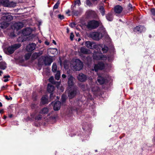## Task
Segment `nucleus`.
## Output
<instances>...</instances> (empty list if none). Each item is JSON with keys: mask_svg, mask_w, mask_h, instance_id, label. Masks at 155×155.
<instances>
[{"mask_svg": "<svg viewBox=\"0 0 155 155\" xmlns=\"http://www.w3.org/2000/svg\"><path fill=\"white\" fill-rule=\"evenodd\" d=\"M102 33L99 32H93L91 34V37L94 40L98 41L101 39L104 35H106L107 33L106 32L105 28L104 27L101 28Z\"/></svg>", "mask_w": 155, "mask_h": 155, "instance_id": "nucleus-1", "label": "nucleus"}, {"mask_svg": "<svg viewBox=\"0 0 155 155\" xmlns=\"http://www.w3.org/2000/svg\"><path fill=\"white\" fill-rule=\"evenodd\" d=\"M21 46L20 43L15 44L8 47L5 50V52L8 54H12L17 49L19 48Z\"/></svg>", "mask_w": 155, "mask_h": 155, "instance_id": "nucleus-2", "label": "nucleus"}, {"mask_svg": "<svg viewBox=\"0 0 155 155\" xmlns=\"http://www.w3.org/2000/svg\"><path fill=\"white\" fill-rule=\"evenodd\" d=\"M71 65L75 71H79L82 68L83 64L81 61L79 59H77L73 62Z\"/></svg>", "mask_w": 155, "mask_h": 155, "instance_id": "nucleus-3", "label": "nucleus"}, {"mask_svg": "<svg viewBox=\"0 0 155 155\" xmlns=\"http://www.w3.org/2000/svg\"><path fill=\"white\" fill-rule=\"evenodd\" d=\"M100 22L94 20L89 21L86 25L87 28L89 29H96L100 24Z\"/></svg>", "mask_w": 155, "mask_h": 155, "instance_id": "nucleus-4", "label": "nucleus"}, {"mask_svg": "<svg viewBox=\"0 0 155 155\" xmlns=\"http://www.w3.org/2000/svg\"><path fill=\"white\" fill-rule=\"evenodd\" d=\"M0 2L4 6L8 7H14L16 3L13 2H10L8 0H0Z\"/></svg>", "mask_w": 155, "mask_h": 155, "instance_id": "nucleus-5", "label": "nucleus"}, {"mask_svg": "<svg viewBox=\"0 0 155 155\" xmlns=\"http://www.w3.org/2000/svg\"><path fill=\"white\" fill-rule=\"evenodd\" d=\"M40 59L43 61L45 65H50L53 62L52 58L48 56H42Z\"/></svg>", "mask_w": 155, "mask_h": 155, "instance_id": "nucleus-6", "label": "nucleus"}, {"mask_svg": "<svg viewBox=\"0 0 155 155\" xmlns=\"http://www.w3.org/2000/svg\"><path fill=\"white\" fill-rule=\"evenodd\" d=\"M77 87H74L71 89L68 93V96L69 99L73 98L77 94Z\"/></svg>", "mask_w": 155, "mask_h": 155, "instance_id": "nucleus-7", "label": "nucleus"}, {"mask_svg": "<svg viewBox=\"0 0 155 155\" xmlns=\"http://www.w3.org/2000/svg\"><path fill=\"white\" fill-rule=\"evenodd\" d=\"M104 68V64L103 63L99 62L94 65L93 70L97 72L99 70H102Z\"/></svg>", "mask_w": 155, "mask_h": 155, "instance_id": "nucleus-8", "label": "nucleus"}, {"mask_svg": "<svg viewBox=\"0 0 155 155\" xmlns=\"http://www.w3.org/2000/svg\"><path fill=\"white\" fill-rule=\"evenodd\" d=\"M85 45L87 48L91 49L96 48L98 46L97 45L93 42H91L88 41L85 42Z\"/></svg>", "mask_w": 155, "mask_h": 155, "instance_id": "nucleus-9", "label": "nucleus"}, {"mask_svg": "<svg viewBox=\"0 0 155 155\" xmlns=\"http://www.w3.org/2000/svg\"><path fill=\"white\" fill-rule=\"evenodd\" d=\"M87 17L88 18H94L96 16L95 12L92 10H88L86 12Z\"/></svg>", "mask_w": 155, "mask_h": 155, "instance_id": "nucleus-10", "label": "nucleus"}, {"mask_svg": "<svg viewBox=\"0 0 155 155\" xmlns=\"http://www.w3.org/2000/svg\"><path fill=\"white\" fill-rule=\"evenodd\" d=\"M32 30L30 28H27L23 29L22 31L23 35L25 36L30 35L32 33Z\"/></svg>", "mask_w": 155, "mask_h": 155, "instance_id": "nucleus-11", "label": "nucleus"}, {"mask_svg": "<svg viewBox=\"0 0 155 155\" xmlns=\"http://www.w3.org/2000/svg\"><path fill=\"white\" fill-rule=\"evenodd\" d=\"M36 45L34 43L29 44L26 47L27 51L28 52H32L36 48Z\"/></svg>", "mask_w": 155, "mask_h": 155, "instance_id": "nucleus-12", "label": "nucleus"}, {"mask_svg": "<svg viewBox=\"0 0 155 155\" xmlns=\"http://www.w3.org/2000/svg\"><path fill=\"white\" fill-rule=\"evenodd\" d=\"M78 80L81 82H84L87 79V76L83 73H80L77 76Z\"/></svg>", "mask_w": 155, "mask_h": 155, "instance_id": "nucleus-13", "label": "nucleus"}, {"mask_svg": "<svg viewBox=\"0 0 155 155\" xmlns=\"http://www.w3.org/2000/svg\"><path fill=\"white\" fill-rule=\"evenodd\" d=\"M145 28L143 26L139 25L136 26L134 29V31L135 32H139L140 33L142 31H143L145 30Z\"/></svg>", "mask_w": 155, "mask_h": 155, "instance_id": "nucleus-14", "label": "nucleus"}, {"mask_svg": "<svg viewBox=\"0 0 155 155\" xmlns=\"http://www.w3.org/2000/svg\"><path fill=\"white\" fill-rule=\"evenodd\" d=\"M55 89L54 87L51 84H48V85L47 87V91H48L50 93V97H51V95H53V92Z\"/></svg>", "mask_w": 155, "mask_h": 155, "instance_id": "nucleus-15", "label": "nucleus"}, {"mask_svg": "<svg viewBox=\"0 0 155 155\" xmlns=\"http://www.w3.org/2000/svg\"><path fill=\"white\" fill-rule=\"evenodd\" d=\"M13 19V16L11 15L4 16L1 18L2 20L6 22L11 21Z\"/></svg>", "mask_w": 155, "mask_h": 155, "instance_id": "nucleus-16", "label": "nucleus"}, {"mask_svg": "<svg viewBox=\"0 0 155 155\" xmlns=\"http://www.w3.org/2000/svg\"><path fill=\"white\" fill-rule=\"evenodd\" d=\"M24 26V25L21 22H16L13 25L14 28L17 30L22 28Z\"/></svg>", "mask_w": 155, "mask_h": 155, "instance_id": "nucleus-17", "label": "nucleus"}, {"mask_svg": "<svg viewBox=\"0 0 155 155\" xmlns=\"http://www.w3.org/2000/svg\"><path fill=\"white\" fill-rule=\"evenodd\" d=\"M68 86L71 88L74 85L73 79L74 78L72 75L69 76L68 78Z\"/></svg>", "mask_w": 155, "mask_h": 155, "instance_id": "nucleus-18", "label": "nucleus"}, {"mask_svg": "<svg viewBox=\"0 0 155 155\" xmlns=\"http://www.w3.org/2000/svg\"><path fill=\"white\" fill-rule=\"evenodd\" d=\"M61 103L59 101H56L54 104V110H58L60 108Z\"/></svg>", "mask_w": 155, "mask_h": 155, "instance_id": "nucleus-19", "label": "nucleus"}, {"mask_svg": "<svg viewBox=\"0 0 155 155\" xmlns=\"http://www.w3.org/2000/svg\"><path fill=\"white\" fill-rule=\"evenodd\" d=\"M80 52L84 54H89L91 53L90 50L85 47H81L80 49Z\"/></svg>", "mask_w": 155, "mask_h": 155, "instance_id": "nucleus-20", "label": "nucleus"}, {"mask_svg": "<svg viewBox=\"0 0 155 155\" xmlns=\"http://www.w3.org/2000/svg\"><path fill=\"white\" fill-rule=\"evenodd\" d=\"M123 10L122 7L119 5L116 6L114 8V11L115 13H120Z\"/></svg>", "mask_w": 155, "mask_h": 155, "instance_id": "nucleus-21", "label": "nucleus"}, {"mask_svg": "<svg viewBox=\"0 0 155 155\" xmlns=\"http://www.w3.org/2000/svg\"><path fill=\"white\" fill-rule=\"evenodd\" d=\"M9 25V24L8 23L5 21L1 23H0V29L5 28L8 26Z\"/></svg>", "mask_w": 155, "mask_h": 155, "instance_id": "nucleus-22", "label": "nucleus"}, {"mask_svg": "<svg viewBox=\"0 0 155 155\" xmlns=\"http://www.w3.org/2000/svg\"><path fill=\"white\" fill-rule=\"evenodd\" d=\"M98 52H96L95 51L94 52V53L93 54V58L96 60H99L101 59V56L99 55L98 54Z\"/></svg>", "mask_w": 155, "mask_h": 155, "instance_id": "nucleus-23", "label": "nucleus"}, {"mask_svg": "<svg viewBox=\"0 0 155 155\" xmlns=\"http://www.w3.org/2000/svg\"><path fill=\"white\" fill-rule=\"evenodd\" d=\"M105 79L103 77L98 76L97 78V81L101 84H103L105 82Z\"/></svg>", "mask_w": 155, "mask_h": 155, "instance_id": "nucleus-24", "label": "nucleus"}, {"mask_svg": "<svg viewBox=\"0 0 155 155\" xmlns=\"http://www.w3.org/2000/svg\"><path fill=\"white\" fill-rule=\"evenodd\" d=\"M91 91L94 94H95L96 92H98L100 91V89L97 86H91Z\"/></svg>", "mask_w": 155, "mask_h": 155, "instance_id": "nucleus-25", "label": "nucleus"}, {"mask_svg": "<svg viewBox=\"0 0 155 155\" xmlns=\"http://www.w3.org/2000/svg\"><path fill=\"white\" fill-rule=\"evenodd\" d=\"M42 53L40 52L38 53L35 52L32 55V58L34 60L36 59L38 57L40 56Z\"/></svg>", "mask_w": 155, "mask_h": 155, "instance_id": "nucleus-26", "label": "nucleus"}, {"mask_svg": "<svg viewBox=\"0 0 155 155\" xmlns=\"http://www.w3.org/2000/svg\"><path fill=\"white\" fill-rule=\"evenodd\" d=\"M49 110L47 107H44L41 109L39 112L40 114H46L48 113Z\"/></svg>", "mask_w": 155, "mask_h": 155, "instance_id": "nucleus-27", "label": "nucleus"}, {"mask_svg": "<svg viewBox=\"0 0 155 155\" xmlns=\"http://www.w3.org/2000/svg\"><path fill=\"white\" fill-rule=\"evenodd\" d=\"M6 67V64L5 62L3 61L0 62V69L4 70Z\"/></svg>", "mask_w": 155, "mask_h": 155, "instance_id": "nucleus-28", "label": "nucleus"}, {"mask_svg": "<svg viewBox=\"0 0 155 155\" xmlns=\"http://www.w3.org/2000/svg\"><path fill=\"white\" fill-rule=\"evenodd\" d=\"M48 99L47 98L46 96H43L41 99V101L42 104H44L48 102Z\"/></svg>", "mask_w": 155, "mask_h": 155, "instance_id": "nucleus-29", "label": "nucleus"}, {"mask_svg": "<svg viewBox=\"0 0 155 155\" xmlns=\"http://www.w3.org/2000/svg\"><path fill=\"white\" fill-rule=\"evenodd\" d=\"M106 17L107 20L109 21H111L113 20V16L110 13H108L106 15Z\"/></svg>", "mask_w": 155, "mask_h": 155, "instance_id": "nucleus-30", "label": "nucleus"}, {"mask_svg": "<svg viewBox=\"0 0 155 155\" xmlns=\"http://www.w3.org/2000/svg\"><path fill=\"white\" fill-rule=\"evenodd\" d=\"M99 10L102 16H104L105 13V10L104 7L102 6H100L99 8Z\"/></svg>", "mask_w": 155, "mask_h": 155, "instance_id": "nucleus-31", "label": "nucleus"}, {"mask_svg": "<svg viewBox=\"0 0 155 155\" xmlns=\"http://www.w3.org/2000/svg\"><path fill=\"white\" fill-rule=\"evenodd\" d=\"M57 70V66L56 64L55 63H54L52 66V71L54 72H56Z\"/></svg>", "mask_w": 155, "mask_h": 155, "instance_id": "nucleus-32", "label": "nucleus"}, {"mask_svg": "<svg viewBox=\"0 0 155 155\" xmlns=\"http://www.w3.org/2000/svg\"><path fill=\"white\" fill-rule=\"evenodd\" d=\"M60 77V73L59 71H57L55 76V78L56 79L58 80L59 79Z\"/></svg>", "mask_w": 155, "mask_h": 155, "instance_id": "nucleus-33", "label": "nucleus"}, {"mask_svg": "<svg viewBox=\"0 0 155 155\" xmlns=\"http://www.w3.org/2000/svg\"><path fill=\"white\" fill-rule=\"evenodd\" d=\"M35 36L34 34H32L27 38V40L28 41H33Z\"/></svg>", "mask_w": 155, "mask_h": 155, "instance_id": "nucleus-34", "label": "nucleus"}, {"mask_svg": "<svg viewBox=\"0 0 155 155\" xmlns=\"http://www.w3.org/2000/svg\"><path fill=\"white\" fill-rule=\"evenodd\" d=\"M102 50L103 53H106L107 52L108 50L107 47L104 45L103 47H102Z\"/></svg>", "mask_w": 155, "mask_h": 155, "instance_id": "nucleus-35", "label": "nucleus"}, {"mask_svg": "<svg viewBox=\"0 0 155 155\" xmlns=\"http://www.w3.org/2000/svg\"><path fill=\"white\" fill-rule=\"evenodd\" d=\"M72 14L75 16H78L79 14V12L78 10H73L72 12Z\"/></svg>", "mask_w": 155, "mask_h": 155, "instance_id": "nucleus-36", "label": "nucleus"}, {"mask_svg": "<svg viewBox=\"0 0 155 155\" xmlns=\"http://www.w3.org/2000/svg\"><path fill=\"white\" fill-rule=\"evenodd\" d=\"M66 96L65 94H63L61 97V101L62 102H64L66 100Z\"/></svg>", "mask_w": 155, "mask_h": 155, "instance_id": "nucleus-37", "label": "nucleus"}, {"mask_svg": "<svg viewBox=\"0 0 155 155\" xmlns=\"http://www.w3.org/2000/svg\"><path fill=\"white\" fill-rule=\"evenodd\" d=\"M42 118V115L39 114L35 117V120L38 121L41 120Z\"/></svg>", "mask_w": 155, "mask_h": 155, "instance_id": "nucleus-38", "label": "nucleus"}, {"mask_svg": "<svg viewBox=\"0 0 155 155\" xmlns=\"http://www.w3.org/2000/svg\"><path fill=\"white\" fill-rule=\"evenodd\" d=\"M31 56V54L29 53L26 54L25 55V58L26 60L28 59Z\"/></svg>", "mask_w": 155, "mask_h": 155, "instance_id": "nucleus-39", "label": "nucleus"}, {"mask_svg": "<svg viewBox=\"0 0 155 155\" xmlns=\"http://www.w3.org/2000/svg\"><path fill=\"white\" fill-rule=\"evenodd\" d=\"M38 106L37 104H33L31 105V108L33 109H36Z\"/></svg>", "mask_w": 155, "mask_h": 155, "instance_id": "nucleus-40", "label": "nucleus"}, {"mask_svg": "<svg viewBox=\"0 0 155 155\" xmlns=\"http://www.w3.org/2000/svg\"><path fill=\"white\" fill-rule=\"evenodd\" d=\"M86 4L88 6H91L92 5V4L89 0H86Z\"/></svg>", "mask_w": 155, "mask_h": 155, "instance_id": "nucleus-41", "label": "nucleus"}, {"mask_svg": "<svg viewBox=\"0 0 155 155\" xmlns=\"http://www.w3.org/2000/svg\"><path fill=\"white\" fill-rule=\"evenodd\" d=\"M101 59L105 60H106L107 58L106 56L104 55H101Z\"/></svg>", "mask_w": 155, "mask_h": 155, "instance_id": "nucleus-42", "label": "nucleus"}, {"mask_svg": "<svg viewBox=\"0 0 155 155\" xmlns=\"http://www.w3.org/2000/svg\"><path fill=\"white\" fill-rule=\"evenodd\" d=\"M75 5L78 4L79 6L81 5V2L80 0H75Z\"/></svg>", "mask_w": 155, "mask_h": 155, "instance_id": "nucleus-43", "label": "nucleus"}, {"mask_svg": "<svg viewBox=\"0 0 155 155\" xmlns=\"http://www.w3.org/2000/svg\"><path fill=\"white\" fill-rule=\"evenodd\" d=\"M59 4V3H58V2H57L54 5V6L53 7V8L54 9H57L58 7Z\"/></svg>", "mask_w": 155, "mask_h": 155, "instance_id": "nucleus-44", "label": "nucleus"}, {"mask_svg": "<svg viewBox=\"0 0 155 155\" xmlns=\"http://www.w3.org/2000/svg\"><path fill=\"white\" fill-rule=\"evenodd\" d=\"M58 18H60L61 20H62L64 19V17L63 15H58Z\"/></svg>", "mask_w": 155, "mask_h": 155, "instance_id": "nucleus-45", "label": "nucleus"}, {"mask_svg": "<svg viewBox=\"0 0 155 155\" xmlns=\"http://www.w3.org/2000/svg\"><path fill=\"white\" fill-rule=\"evenodd\" d=\"M74 36V35L73 33L72 32L71 33L70 35V39L71 41L73 40Z\"/></svg>", "mask_w": 155, "mask_h": 155, "instance_id": "nucleus-46", "label": "nucleus"}, {"mask_svg": "<svg viewBox=\"0 0 155 155\" xmlns=\"http://www.w3.org/2000/svg\"><path fill=\"white\" fill-rule=\"evenodd\" d=\"M8 87V85H6L5 86H3L1 87V89L2 90H4L5 89H6L7 88V87Z\"/></svg>", "mask_w": 155, "mask_h": 155, "instance_id": "nucleus-47", "label": "nucleus"}, {"mask_svg": "<svg viewBox=\"0 0 155 155\" xmlns=\"http://www.w3.org/2000/svg\"><path fill=\"white\" fill-rule=\"evenodd\" d=\"M151 12L153 15H155V9L154 8H153L151 9Z\"/></svg>", "mask_w": 155, "mask_h": 155, "instance_id": "nucleus-48", "label": "nucleus"}, {"mask_svg": "<svg viewBox=\"0 0 155 155\" xmlns=\"http://www.w3.org/2000/svg\"><path fill=\"white\" fill-rule=\"evenodd\" d=\"M81 89H82L83 91H85L86 90L85 89V86L84 84H82L81 85Z\"/></svg>", "mask_w": 155, "mask_h": 155, "instance_id": "nucleus-49", "label": "nucleus"}, {"mask_svg": "<svg viewBox=\"0 0 155 155\" xmlns=\"http://www.w3.org/2000/svg\"><path fill=\"white\" fill-rule=\"evenodd\" d=\"M129 9L130 10H132L133 9V7L132 6V5L130 3L128 5Z\"/></svg>", "mask_w": 155, "mask_h": 155, "instance_id": "nucleus-50", "label": "nucleus"}, {"mask_svg": "<svg viewBox=\"0 0 155 155\" xmlns=\"http://www.w3.org/2000/svg\"><path fill=\"white\" fill-rule=\"evenodd\" d=\"M75 24L74 22H73L70 24V26L71 28H73L75 26Z\"/></svg>", "mask_w": 155, "mask_h": 155, "instance_id": "nucleus-51", "label": "nucleus"}, {"mask_svg": "<svg viewBox=\"0 0 155 155\" xmlns=\"http://www.w3.org/2000/svg\"><path fill=\"white\" fill-rule=\"evenodd\" d=\"M76 101H77V102H76L78 106H80V103H81V104L82 103V101H81L78 100V101H77V100H76Z\"/></svg>", "mask_w": 155, "mask_h": 155, "instance_id": "nucleus-52", "label": "nucleus"}, {"mask_svg": "<svg viewBox=\"0 0 155 155\" xmlns=\"http://www.w3.org/2000/svg\"><path fill=\"white\" fill-rule=\"evenodd\" d=\"M10 78V76L9 75H5L4 76L3 78Z\"/></svg>", "mask_w": 155, "mask_h": 155, "instance_id": "nucleus-53", "label": "nucleus"}, {"mask_svg": "<svg viewBox=\"0 0 155 155\" xmlns=\"http://www.w3.org/2000/svg\"><path fill=\"white\" fill-rule=\"evenodd\" d=\"M4 80V82H7L8 81V78H6Z\"/></svg>", "mask_w": 155, "mask_h": 155, "instance_id": "nucleus-54", "label": "nucleus"}, {"mask_svg": "<svg viewBox=\"0 0 155 155\" xmlns=\"http://www.w3.org/2000/svg\"><path fill=\"white\" fill-rule=\"evenodd\" d=\"M62 77L63 78H64L66 77V75L64 74H63L62 75Z\"/></svg>", "mask_w": 155, "mask_h": 155, "instance_id": "nucleus-55", "label": "nucleus"}, {"mask_svg": "<svg viewBox=\"0 0 155 155\" xmlns=\"http://www.w3.org/2000/svg\"><path fill=\"white\" fill-rule=\"evenodd\" d=\"M53 80V78L52 77H51L49 79V80L50 82H51V80Z\"/></svg>", "mask_w": 155, "mask_h": 155, "instance_id": "nucleus-56", "label": "nucleus"}, {"mask_svg": "<svg viewBox=\"0 0 155 155\" xmlns=\"http://www.w3.org/2000/svg\"><path fill=\"white\" fill-rule=\"evenodd\" d=\"M5 98L6 99H7V100H10V98L8 97V96H5Z\"/></svg>", "mask_w": 155, "mask_h": 155, "instance_id": "nucleus-57", "label": "nucleus"}, {"mask_svg": "<svg viewBox=\"0 0 155 155\" xmlns=\"http://www.w3.org/2000/svg\"><path fill=\"white\" fill-rule=\"evenodd\" d=\"M53 43L55 45H56V42L54 40H53Z\"/></svg>", "mask_w": 155, "mask_h": 155, "instance_id": "nucleus-58", "label": "nucleus"}, {"mask_svg": "<svg viewBox=\"0 0 155 155\" xmlns=\"http://www.w3.org/2000/svg\"><path fill=\"white\" fill-rule=\"evenodd\" d=\"M12 114H10L9 116V117L10 118H12Z\"/></svg>", "mask_w": 155, "mask_h": 155, "instance_id": "nucleus-59", "label": "nucleus"}, {"mask_svg": "<svg viewBox=\"0 0 155 155\" xmlns=\"http://www.w3.org/2000/svg\"><path fill=\"white\" fill-rule=\"evenodd\" d=\"M3 109L0 110V113H2L3 112Z\"/></svg>", "mask_w": 155, "mask_h": 155, "instance_id": "nucleus-60", "label": "nucleus"}, {"mask_svg": "<svg viewBox=\"0 0 155 155\" xmlns=\"http://www.w3.org/2000/svg\"><path fill=\"white\" fill-rule=\"evenodd\" d=\"M2 73H3V72L1 71H0V76L1 75V74Z\"/></svg>", "mask_w": 155, "mask_h": 155, "instance_id": "nucleus-61", "label": "nucleus"}, {"mask_svg": "<svg viewBox=\"0 0 155 155\" xmlns=\"http://www.w3.org/2000/svg\"><path fill=\"white\" fill-rule=\"evenodd\" d=\"M2 104L1 102H0V107H2Z\"/></svg>", "mask_w": 155, "mask_h": 155, "instance_id": "nucleus-62", "label": "nucleus"}, {"mask_svg": "<svg viewBox=\"0 0 155 155\" xmlns=\"http://www.w3.org/2000/svg\"><path fill=\"white\" fill-rule=\"evenodd\" d=\"M38 42L39 43H41V40H38Z\"/></svg>", "mask_w": 155, "mask_h": 155, "instance_id": "nucleus-63", "label": "nucleus"}, {"mask_svg": "<svg viewBox=\"0 0 155 155\" xmlns=\"http://www.w3.org/2000/svg\"><path fill=\"white\" fill-rule=\"evenodd\" d=\"M6 116H4V119H5L6 118Z\"/></svg>", "mask_w": 155, "mask_h": 155, "instance_id": "nucleus-64", "label": "nucleus"}]
</instances>
